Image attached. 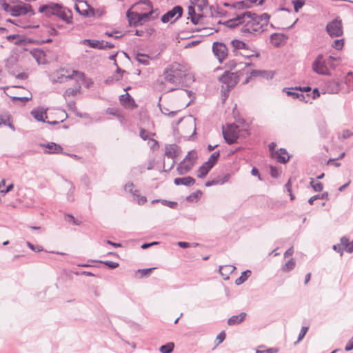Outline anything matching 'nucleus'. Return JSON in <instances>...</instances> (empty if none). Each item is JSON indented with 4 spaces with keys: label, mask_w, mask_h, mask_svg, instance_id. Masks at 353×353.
Masks as SVG:
<instances>
[{
    "label": "nucleus",
    "mask_w": 353,
    "mask_h": 353,
    "mask_svg": "<svg viewBox=\"0 0 353 353\" xmlns=\"http://www.w3.org/2000/svg\"><path fill=\"white\" fill-rule=\"evenodd\" d=\"M193 81H194V75L188 72V70L186 69L185 75L183 77V84L185 83H192Z\"/></svg>",
    "instance_id": "obj_54"
},
{
    "label": "nucleus",
    "mask_w": 353,
    "mask_h": 353,
    "mask_svg": "<svg viewBox=\"0 0 353 353\" xmlns=\"http://www.w3.org/2000/svg\"><path fill=\"white\" fill-rule=\"evenodd\" d=\"M183 13V9L181 6H175L171 10L166 12L161 18V20L163 23H165L169 22L172 18H174L176 15V19L171 22V23H174L176 20L181 18Z\"/></svg>",
    "instance_id": "obj_7"
},
{
    "label": "nucleus",
    "mask_w": 353,
    "mask_h": 353,
    "mask_svg": "<svg viewBox=\"0 0 353 353\" xmlns=\"http://www.w3.org/2000/svg\"><path fill=\"white\" fill-rule=\"evenodd\" d=\"M239 122H240L241 123H242V124L245 125H244V128H242V129H241V131L243 132L242 135H243V136H248V135H249L248 126V124H246V123H245V121H244V119H242L241 120H240V121H239ZM240 131H241V130H238V132H240Z\"/></svg>",
    "instance_id": "obj_58"
},
{
    "label": "nucleus",
    "mask_w": 353,
    "mask_h": 353,
    "mask_svg": "<svg viewBox=\"0 0 353 353\" xmlns=\"http://www.w3.org/2000/svg\"><path fill=\"white\" fill-rule=\"evenodd\" d=\"M190 3L196 6L200 12H203L208 4V0H190Z\"/></svg>",
    "instance_id": "obj_33"
},
{
    "label": "nucleus",
    "mask_w": 353,
    "mask_h": 353,
    "mask_svg": "<svg viewBox=\"0 0 353 353\" xmlns=\"http://www.w3.org/2000/svg\"><path fill=\"white\" fill-rule=\"evenodd\" d=\"M212 51L220 63H222L228 54V48L221 42H214L212 45Z\"/></svg>",
    "instance_id": "obj_9"
},
{
    "label": "nucleus",
    "mask_w": 353,
    "mask_h": 353,
    "mask_svg": "<svg viewBox=\"0 0 353 353\" xmlns=\"http://www.w3.org/2000/svg\"><path fill=\"white\" fill-rule=\"evenodd\" d=\"M65 220L70 223H72L74 225H79L81 224V221L76 219L72 214H66Z\"/></svg>",
    "instance_id": "obj_56"
},
{
    "label": "nucleus",
    "mask_w": 353,
    "mask_h": 353,
    "mask_svg": "<svg viewBox=\"0 0 353 353\" xmlns=\"http://www.w3.org/2000/svg\"><path fill=\"white\" fill-rule=\"evenodd\" d=\"M248 1L246 0H243L240 1H236L234 3L233 8L237 10H243L251 8V6H249L248 3Z\"/></svg>",
    "instance_id": "obj_41"
},
{
    "label": "nucleus",
    "mask_w": 353,
    "mask_h": 353,
    "mask_svg": "<svg viewBox=\"0 0 353 353\" xmlns=\"http://www.w3.org/2000/svg\"><path fill=\"white\" fill-rule=\"evenodd\" d=\"M84 45L94 49L103 50L104 41L94 40V39H84L81 41Z\"/></svg>",
    "instance_id": "obj_24"
},
{
    "label": "nucleus",
    "mask_w": 353,
    "mask_h": 353,
    "mask_svg": "<svg viewBox=\"0 0 353 353\" xmlns=\"http://www.w3.org/2000/svg\"><path fill=\"white\" fill-rule=\"evenodd\" d=\"M10 118L8 117L7 119H5L3 116L0 115V125H4L9 126L11 129L13 130H15L14 126L9 122Z\"/></svg>",
    "instance_id": "obj_53"
},
{
    "label": "nucleus",
    "mask_w": 353,
    "mask_h": 353,
    "mask_svg": "<svg viewBox=\"0 0 353 353\" xmlns=\"http://www.w3.org/2000/svg\"><path fill=\"white\" fill-rule=\"evenodd\" d=\"M276 155L277 161L280 163H286L290 159V156L288 155L287 150L284 148H280L276 152Z\"/></svg>",
    "instance_id": "obj_26"
},
{
    "label": "nucleus",
    "mask_w": 353,
    "mask_h": 353,
    "mask_svg": "<svg viewBox=\"0 0 353 353\" xmlns=\"http://www.w3.org/2000/svg\"><path fill=\"white\" fill-rule=\"evenodd\" d=\"M325 30L331 37H341L343 33L341 19L339 17H336L328 23Z\"/></svg>",
    "instance_id": "obj_5"
},
{
    "label": "nucleus",
    "mask_w": 353,
    "mask_h": 353,
    "mask_svg": "<svg viewBox=\"0 0 353 353\" xmlns=\"http://www.w3.org/2000/svg\"><path fill=\"white\" fill-rule=\"evenodd\" d=\"M169 71L179 79L181 85H183V77L185 75L186 68L181 64L174 62L168 67Z\"/></svg>",
    "instance_id": "obj_11"
},
{
    "label": "nucleus",
    "mask_w": 353,
    "mask_h": 353,
    "mask_svg": "<svg viewBox=\"0 0 353 353\" xmlns=\"http://www.w3.org/2000/svg\"><path fill=\"white\" fill-rule=\"evenodd\" d=\"M180 152V148L176 144L167 145L165 146V155L168 158H176Z\"/></svg>",
    "instance_id": "obj_20"
},
{
    "label": "nucleus",
    "mask_w": 353,
    "mask_h": 353,
    "mask_svg": "<svg viewBox=\"0 0 353 353\" xmlns=\"http://www.w3.org/2000/svg\"><path fill=\"white\" fill-rule=\"evenodd\" d=\"M250 74L252 77L260 76L262 78L266 79H272L274 76V74L271 71L258 70H252V72H250Z\"/></svg>",
    "instance_id": "obj_27"
},
{
    "label": "nucleus",
    "mask_w": 353,
    "mask_h": 353,
    "mask_svg": "<svg viewBox=\"0 0 353 353\" xmlns=\"http://www.w3.org/2000/svg\"><path fill=\"white\" fill-rule=\"evenodd\" d=\"M219 157L220 151L214 152L210 155L208 160L205 162L207 163L208 165L209 164L212 168H213L216 164Z\"/></svg>",
    "instance_id": "obj_35"
},
{
    "label": "nucleus",
    "mask_w": 353,
    "mask_h": 353,
    "mask_svg": "<svg viewBox=\"0 0 353 353\" xmlns=\"http://www.w3.org/2000/svg\"><path fill=\"white\" fill-rule=\"evenodd\" d=\"M46 110L43 108L38 107L33 109L30 114L37 121L46 122L45 118H47Z\"/></svg>",
    "instance_id": "obj_18"
},
{
    "label": "nucleus",
    "mask_w": 353,
    "mask_h": 353,
    "mask_svg": "<svg viewBox=\"0 0 353 353\" xmlns=\"http://www.w3.org/2000/svg\"><path fill=\"white\" fill-rule=\"evenodd\" d=\"M27 245L28 246V248L30 249H31L32 250H33L34 252H39L43 250V248L41 246H40V245L35 246L34 245H33L32 243H31L29 241L27 242Z\"/></svg>",
    "instance_id": "obj_59"
},
{
    "label": "nucleus",
    "mask_w": 353,
    "mask_h": 353,
    "mask_svg": "<svg viewBox=\"0 0 353 353\" xmlns=\"http://www.w3.org/2000/svg\"><path fill=\"white\" fill-rule=\"evenodd\" d=\"M174 347V344L172 342L167 343L161 345L159 350L161 353H171Z\"/></svg>",
    "instance_id": "obj_40"
},
{
    "label": "nucleus",
    "mask_w": 353,
    "mask_h": 353,
    "mask_svg": "<svg viewBox=\"0 0 353 353\" xmlns=\"http://www.w3.org/2000/svg\"><path fill=\"white\" fill-rule=\"evenodd\" d=\"M81 90V88L80 85H79L77 88H68L65 91L63 94V97L65 98V99H67L70 97H74L77 95L78 93H80Z\"/></svg>",
    "instance_id": "obj_34"
},
{
    "label": "nucleus",
    "mask_w": 353,
    "mask_h": 353,
    "mask_svg": "<svg viewBox=\"0 0 353 353\" xmlns=\"http://www.w3.org/2000/svg\"><path fill=\"white\" fill-rule=\"evenodd\" d=\"M236 270L235 266L232 265H221L219 267V272L222 276H225L224 278L227 279L229 278V274L232 273Z\"/></svg>",
    "instance_id": "obj_29"
},
{
    "label": "nucleus",
    "mask_w": 353,
    "mask_h": 353,
    "mask_svg": "<svg viewBox=\"0 0 353 353\" xmlns=\"http://www.w3.org/2000/svg\"><path fill=\"white\" fill-rule=\"evenodd\" d=\"M85 7H86V11L84 12V17H96V13L99 12V10H95L88 4L85 3Z\"/></svg>",
    "instance_id": "obj_39"
},
{
    "label": "nucleus",
    "mask_w": 353,
    "mask_h": 353,
    "mask_svg": "<svg viewBox=\"0 0 353 353\" xmlns=\"http://www.w3.org/2000/svg\"><path fill=\"white\" fill-rule=\"evenodd\" d=\"M194 162H188L185 163L183 161H181L176 168V171L179 175H184L188 173L193 168Z\"/></svg>",
    "instance_id": "obj_21"
},
{
    "label": "nucleus",
    "mask_w": 353,
    "mask_h": 353,
    "mask_svg": "<svg viewBox=\"0 0 353 353\" xmlns=\"http://www.w3.org/2000/svg\"><path fill=\"white\" fill-rule=\"evenodd\" d=\"M246 316L245 312H241L239 315H234L228 319V324L230 326L238 325L245 320Z\"/></svg>",
    "instance_id": "obj_25"
},
{
    "label": "nucleus",
    "mask_w": 353,
    "mask_h": 353,
    "mask_svg": "<svg viewBox=\"0 0 353 353\" xmlns=\"http://www.w3.org/2000/svg\"><path fill=\"white\" fill-rule=\"evenodd\" d=\"M134 185L132 183L125 184L124 189L126 192L131 193L134 196H139V191L134 190Z\"/></svg>",
    "instance_id": "obj_46"
},
{
    "label": "nucleus",
    "mask_w": 353,
    "mask_h": 353,
    "mask_svg": "<svg viewBox=\"0 0 353 353\" xmlns=\"http://www.w3.org/2000/svg\"><path fill=\"white\" fill-rule=\"evenodd\" d=\"M40 13L49 17L55 15L65 21L67 23H72V12L70 10L65 8L61 4L50 2L49 3L41 5L39 8Z\"/></svg>",
    "instance_id": "obj_2"
},
{
    "label": "nucleus",
    "mask_w": 353,
    "mask_h": 353,
    "mask_svg": "<svg viewBox=\"0 0 353 353\" xmlns=\"http://www.w3.org/2000/svg\"><path fill=\"white\" fill-rule=\"evenodd\" d=\"M72 78H73V74H72V75H65L64 74H61L59 72H57L56 77H54L52 79V82L53 83H63L65 81H67L69 79H72Z\"/></svg>",
    "instance_id": "obj_30"
},
{
    "label": "nucleus",
    "mask_w": 353,
    "mask_h": 353,
    "mask_svg": "<svg viewBox=\"0 0 353 353\" xmlns=\"http://www.w3.org/2000/svg\"><path fill=\"white\" fill-rule=\"evenodd\" d=\"M40 146L48 149V150L44 151L45 154H60L63 152V148L59 144L54 142L41 143Z\"/></svg>",
    "instance_id": "obj_14"
},
{
    "label": "nucleus",
    "mask_w": 353,
    "mask_h": 353,
    "mask_svg": "<svg viewBox=\"0 0 353 353\" xmlns=\"http://www.w3.org/2000/svg\"><path fill=\"white\" fill-rule=\"evenodd\" d=\"M294 90L295 89L293 88H285L283 89V92H285L288 96L292 97L293 99H297V98H299V93L294 91Z\"/></svg>",
    "instance_id": "obj_51"
},
{
    "label": "nucleus",
    "mask_w": 353,
    "mask_h": 353,
    "mask_svg": "<svg viewBox=\"0 0 353 353\" xmlns=\"http://www.w3.org/2000/svg\"><path fill=\"white\" fill-rule=\"evenodd\" d=\"M296 265V261L295 260L292 258L291 259L288 260L287 263L282 267V270L283 272H289L292 270Z\"/></svg>",
    "instance_id": "obj_42"
},
{
    "label": "nucleus",
    "mask_w": 353,
    "mask_h": 353,
    "mask_svg": "<svg viewBox=\"0 0 353 353\" xmlns=\"http://www.w3.org/2000/svg\"><path fill=\"white\" fill-rule=\"evenodd\" d=\"M251 271L249 270H247L241 273V275L237 278L235 281V284L237 285H241L250 276Z\"/></svg>",
    "instance_id": "obj_36"
},
{
    "label": "nucleus",
    "mask_w": 353,
    "mask_h": 353,
    "mask_svg": "<svg viewBox=\"0 0 353 353\" xmlns=\"http://www.w3.org/2000/svg\"><path fill=\"white\" fill-rule=\"evenodd\" d=\"M230 45L232 48V52L233 56H237L239 54V50H250V48L247 43L239 39L232 40L230 42Z\"/></svg>",
    "instance_id": "obj_15"
},
{
    "label": "nucleus",
    "mask_w": 353,
    "mask_h": 353,
    "mask_svg": "<svg viewBox=\"0 0 353 353\" xmlns=\"http://www.w3.org/2000/svg\"><path fill=\"white\" fill-rule=\"evenodd\" d=\"M203 194L202 191L197 190L186 197V201L188 202H194L196 201Z\"/></svg>",
    "instance_id": "obj_47"
},
{
    "label": "nucleus",
    "mask_w": 353,
    "mask_h": 353,
    "mask_svg": "<svg viewBox=\"0 0 353 353\" xmlns=\"http://www.w3.org/2000/svg\"><path fill=\"white\" fill-rule=\"evenodd\" d=\"M270 175L272 178H277L279 176V171L276 167L270 166Z\"/></svg>",
    "instance_id": "obj_62"
},
{
    "label": "nucleus",
    "mask_w": 353,
    "mask_h": 353,
    "mask_svg": "<svg viewBox=\"0 0 353 353\" xmlns=\"http://www.w3.org/2000/svg\"><path fill=\"white\" fill-rule=\"evenodd\" d=\"M305 3V0H293L292 4L294 6V10L296 12H298L300 9H301Z\"/></svg>",
    "instance_id": "obj_50"
},
{
    "label": "nucleus",
    "mask_w": 353,
    "mask_h": 353,
    "mask_svg": "<svg viewBox=\"0 0 353 353\" xmlns=\"http://www.w3.org/2000/svg\"><path fill=\"white\" fill-rule=\"evenodd\" d=\"M310 184L315 192H321L323 189V183L321 182H315L314 179H310Z\"/></svg>",
    "instance_id": "obj_48"
},
{
    "label": "nucleus",
    "mask_w": 353,
    "mask_h": 353,
    "mask_svg": "<svg viewBox=\"0 0 353 353\" xmlns=\"http://www.w3.org/2000/svg\"><path fill=\"white\" fill-rule=\"evenodd\" d=\"M344 41L343 39H336L332 43V46L336 50H341L343 47Z\"/></svg>",
    "instance_id": "obj_55"
},
{
    "label": "nucleus",
    "mask_w": 353,
    "mask_h": 353,
    "mask_svg": "<svg viewBox=\"0 0 353 353\" xmlns=\"http://www.w3.org/2000/svg\"><path fill=\"white\" fill-rule=\"evenodd\" d=\"M126 17L130 26L136 27L139 25H141L143 21L147 20L146 18L142 16V13L139 14L137 12H132L130 10L127 11Z\"/></svg>",
    "instance_id": "obj_12"
},
{
    "label": "nucleus",
    "mask_w": 353,
    "mask_h": 353,
    "mask_svg": "<svg viewBox=\"0 0 353 353\" xmlns=\"http://www.w3.org/2000/svg\"><path fill=\"white\" fill-rule=\"evenodd\" d=\"M155 268H145V269H140L138 270L139 272L141 274L142 276H147L150 274L152 270H154Z\"/></svg>",
    "instance_id": "obj_60"
},
{
    "label": "nucleus",
    "mask_w": 353,
    "mask_h": 353,
    "mask_svg": "<svg viewBox=\"0 0 353 353\" xmlns=\"http://www.w3.org/2000/svg\"><path fill=\"white\" fill-rule=\"evenodd\" d=\"M229 128L230 130L228 131L223 130V136L225 142L229 145H232L236 143L239 138L238 132L236 131L239 127L235 124H231L229 125Z\"/></svg>",
    "instance_id": "obj_10"
},
{
    "label": "nucleus",
    "mask_w": 353,
    "mask_h": 353,
    "mask_svg": "<svg viewBox=\"0 0 353 353\" xmlns=\"http://www.w3.org/2000/svg\"><path fill=\"white\" fill-rule=\"evenodd\" d=\"M29 12L30 13V16L35 14L34 11L32 9V6L30 4H26L24 3L12 6V9L11 10V15L13 17L25 15Z\"/></svg>",
    "instance_id": "obj_8"
},
{
    "label": "nucleus",
    "mask_w": 353,
    "mask_h": 353,
    "mask_svg": "<svg viewBox=\"0 0 353 353\" xmlns=\"http://www.w3.org/2000/svg\"><path fill=\"white\" fill-rule=\"evenodd\" d=\"M353 350V336L347 341L345 347V350L348 352Z\"/></svg>",
    "instance_id": "obj_64"
},
{
    "label": "nucleus",
    "mask_w": 353,
    "mask_h": 353,
    "mask_svg": "<svg viewBox=\"0 0 353 353\" xmlns=\"http://www.w3.org/2000/svg\"><path fill=\"white\" fill-rule=\"evenodd\" d=\"M29 94H30L29 97H11L10 98H11V100L12 102H14L16 101H19L22 102L23 104H25L26 102L29 101L32 98V93L30 92Z\"/></svg>",
    "instance_id": "obj_49"
},
{
    "label": "nucleus",
    "mask_w": 353,
    "mask_h": 353,
    "mask_svg": "<svg viewBox=\"0 0 353 353\" xmlns=\"http://www.w3.org/2000/svg\"><path fill=\"white\" fill-rule=\"evenodd\" d=\"M246 14V11L243 12L241 14H236L233 19H229L225 22L222 23L219 21L218 24H223L230 29H234L241 25L242 26L240 28V33L243 37L252 39L250 32H245V31H243L244 28H246L247 22H248Z\"/></svg>",
    "instance_id": "obj_4"
},
{
    "label": "nucleus",
    "mask_w": 353,
    "mask_h": 353,
    "mask_svg": "<svg viewBox=\"0 0 353 353\" xmlns=\"http://www.w3.org/2000/svg\"><path fill=\"white\" fill-rule=\"evenodd\" d=\"M197 159V154L195 150H191L188 152L187 155L184 158V159L182 161L183 162L189 161V162H195V161Z\"/></svg>",
    "instance_id": "obj_44"
},
{
    "label": "nucleus",
    "mask_w": 353,
    "mask_h": 353,
    "mask_svg": "<svg viewBox=\"0 0 353 353\" xmlns=\"http://www.w3.org/2000/svg\"><path fill=\"white\" fill-rule=\"evenodd\" d=\"M188 15L190 17V21L194 25H197L201 18L204 16L203 14H196L195 12V6L191 4L188 6Z\"/></svg>",
    "instance_id": "obj_19"
},
{
    "label": "nucleus",
    "mask_w": 353,
    "mask_h": 353,
    "mask_svg": "<svg viewBox=\"0 0 353 353\" xmlns=\"http://www.w3.org/2000/svg\"><path fill=\"white\" fill-rule=\"evenodd\" d=\"M243 74V69L236 72L226 70L218 78L219 81L222 83L221 91L223 101L228 97L230 90L236 86Z\"/></svg>",
    "instance_id": "obj_3"
},
{
    "label": "nucleus",
    "mask_w": 353,
    "mask_h": 353,
    "mask_svg": "<svg viewBox=\"0 0 353 353\" xmlns=\"http://www.w3.org/2000/svg\"><path fill=\"white\" fill-rule=\"evenodd\" d=\"M122 79V76L119 74H114L112 76L108 77L105 80V83L107 85H110L114 83V82H117Z\"/></svg>",
    "instance_id": "obj_43"
},
{
    "label": "nucleus",
    "mask_w": 353,
    "mask_h": 353,
    "mask_svg": "<svg viewBox=\"0 0 353 353\" xmlns=\"http://www.w3.org/2000/svg\"><path fill=\"white\" fill-rule=\"evenodd\" d=\"M100 262L101 263H103L104 265H105L107 267H108L110 269H112V270L117 268L119 265L118 263L113 262L111 261H100Z\"/></svg>",
    "instance_id": "obj_57"
},
{
    "label": "nucleus",
    "mask_w": 353,
    "mask_h": 353,
    "mask_svg": "<svg viewBox=\"0 0 353 353\" xmlns=\"http://www.w3.org/2000/svg\"><path fill=\"white\" fill-rule=\"evenodd\" d=\"M231 178V174L227 173L224 174L223 176H218L216 178H214L215 181H216L218 183V185H223L225 183L228 182L230 179Z\"/></svg>",
    "instance_id": "obj_45"
},
{
    "label": "nucleus",
    "mask_w": 353,
    "mask_h": 353,
    "mask_svg": "<svg viewBox=\"0 0 353 353\" xmlns=\"http://www.w3.org/2000/svg\"><path fill=\"white\" fill-rule=\"evenodd\" d=\"M135 59L141 64L148 65L150 63V57L143 53L138 52L135 54Z\"/></svg>",
    "instance_id": "obj_31"
},
{
    "label": "nucleus",
    "mask_w": 353,
    "mask_h": 353,
    "mask_svg": "<svg viewBox=\"0 0 353 353\" xmlns=\"http://www.w3.org/2000/svg\"><path fill=\"white\" fill-rule=\"evenodd\" d=\"M288 37L283 33H273L270 35V42L274 47H279L284 44Z\"/></svg>",
    "instance_id": "obj_16"
},
{
    "label": "nucleus",
    "mask_w": 353,
    "mask_h": 353,
    "mask_svg": "<svg viewBox=\"0 0 353 353\" xmlns=\"http://www.w3.org/2000/svg\"><path fill=\"white\" fill-rule=\"evenodd\" d=\"M225 66L230 70H232L237 66V63H236L235 60H230L228 63H226Z\"/></svg>",
    "instance_id": "obj_61"
},
{
    "label": "nucleus",
    "mask_w": 353,
    "mask_h": 353,
    "mask_svg": "<svg viewBox=\"0 0 353 353\" xmlns=\"http://www.w3.org/2000/svg\"><path fill=\"white\" fill-rule=\"evenodd\" d=\"M196 181L195 179L190 176H185V177H178L175 178L174 180V183L176 185H185V186H190L195 183Z\"/></svg>",
    "instance_id": "obj_22"
},
{
    "label": "nucleus",
    "mask_w": 353,
    "mask_h": 353,
    "mask_svg": "<svg viewBox=\"0 0 353 353\" xmlns=\"http://www.w3.org/2000/svg\"><path fill=\"white\" fill-rule=\"evenodd\" d=\"M212 168L206 162L203 163L197 170V176L201 179L205 177Z\"/></svg>",
    "instance_id": "obj_28"
},
{
    "label": "nucleus",
    "mask_w": 353,
    "mask_h": 353,
    "mask_svg": "<svg viewBox=\"0 0 353 353\" xmlns=\"http://www.w3.org/2000/svg\"><path fill=\"white\" fill-rule=\"evenodd\" d=\"M341 85L339 80L332 79L325 83V89L330 94H336L340 90Z\"/></svg>",
    "instance_id": "obj_17"
},
{
    "label": "nucleus",
    "mask_w": 353,
    "mask_h": 353,
    "mask_svg": "<svg viewBox=\"0 0 353 353\" xmlns=\"http://www.w3.org/2000/svg\"><path fill=\"white\" fill-rule=\"evenodd\" d=\"M317 199H325L328 201L330 199L328 192H324L321 194H316L312 196L310 199H309L308 203L310 205H312L314 203V201Z\"/></svg>",
    "instance_id": "obj_37"
},
{
    "label": "nucleus",
    "mask_w": 353,
    "mask_h": 353,
    "mask_svg": "<svg viewBox=\"0 0 353 353\" xmlns=\"http://www.w3.org/2000/svg\"><path fill=\"white\" fill-rule=\"evenodd\" d=\"M297 99L301 101H304L305 103H307L309 101V99H310V94L307 93L306 94H304L302 93H299V98H297Z\"/></svg>",
    "instance_id": "obj_63"
},
{
    "label": "nucleus",
    "mask_w": 353,
    "mask_h": 353,
    "mask_svg": "<svg viewBox=\"0 0 353 353\" xmlns=\"http://www.w3.org/2000/svg\"><path fill=\"white\" fill-rule=\"evenodd\" d=\"M121 104L125 108L134 109L137 106L131 95L126 92L119 97Z\"/></svg>",
    "instance_id": "obj_13"
},
{
    "label": "nucleus",
    "mask_w": 353,
    "mask_h": 353,
    "mask_svg": "<svg viewBox=\"0 0 353 353\" xmlns=\"http://www.w3.org/2000/svg\"><path fill=\"white\" fill-rule=\"evenodd\" d=\"M150 134L151 133L145 129L140 130L139 135L143 140H151L154 142V145H158V142L156 140L150 138Z\"/></svg>",
    "instance_id": "obj_38"
},
{
    "label": "nucleus",
    "mask_w": 353,
    "mask_h": 353,
    "mask_svg": "<svg viewBox=\"0 0 353 353\" xmlns=\"http://www.w3.org/2000/svg\"><path fill=\"white\" fill-rule=\"evenodd\" d=\"M312 70L316 74L321 75H330V72L324 61V57L322 54H319L312 63Z\"/></svg>",
    "instance_id": "obj_6"
},
{
    "label": "nucleus",
    "mask_w": 353,
    "mask_h": 353,
    "mask_svg": "<svg viewBox=\"0 0 353 353\" xmlns=\"http://www.w3.org/2000/svg\"><path fill=\"white\" fill-rule=\"evenodd\" d=\"M309 330V327L308 326H303L300 330V332H299V336H298V339L297 341L294 343V344H297L298 343H299L305 336L307 332Z\"/></svg>",
    "instance_id": "obj_52"
},
{
    "label": "nucleus",
    "mask_w": 353,
    "mask_h": 353,
    "mask_svg": "<svg viewBox=\"0 0 353 353\" xmlns=\"http://www.w3.org/2000/svg\"><path fill=\"white\" fill-rule=\"evenodd\" d=\"M64 181L65 182H67L68 183H69L70 185V189L66 195L67 200L70 202H73L74 201V190H75V186L72 181H70L66 179H64Z\"/></svg>",
    "instance_id": "obj_32"
},
{
    "label": "nucleus",
    "mask_w": 353,
    "mask_h": 353,
    "mask_svg": "<svg viewBox=\"0 0 353 353\" xmlns=\"http://www.w3.org/2000/svg\"><path fill=\"white\" fill-rule=\"evenodd\" d=\"M164 79L165 81L174 84L176 87L179 86L181 82L178 78H176L174 74L171 73L168 68H166L163 72Z\"/></svg>",
    "instance_id": "obj_23"
},
{
    "label": "nucleus",
    "mask_w": 353,
    "mask_h": 353,
    "mask_svg": "<svg viewBox=\"0 0 353 353\" xmlns=\"http://www.w3.org/2000/svg\"><path fill=\"white\" fill-rule=\"evenodd\" d=\"M247 12V22L246 28L243 31L245 32H250L251 38L256 37L265 31L266 27L269 23L270 15L268 13H263L261 15L250 11Z\"/></svg>",
    "instance_id": "obj_1"
}]
</instances>
